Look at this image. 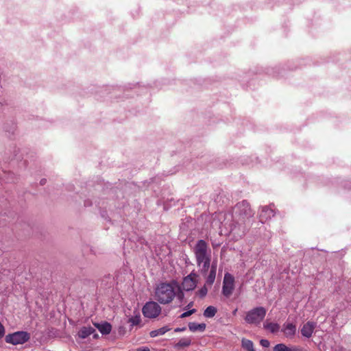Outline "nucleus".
Returning a JSON list of instances; mask_svg holds the SVG:
<instances>
[{"label": "nucleus", "instance_id": "f257e3e1", "mask_svg": "<svg viewBox=\"0 0 351 351\" xmlns=\"http://www.w3.org/2000/svg\"><path fill=\"white\" fill-rule=\"evenodd\" d=\"M176 289H180V285L176 281L161 282L155 289V298L160 304H169L176 297Z\"/></svg>", "mask_w": 351, "mask_h": 351}, {"label": "nucleus", "instance_id": "f03ea898", "mask_svg": "<svg viewBox=\"0 0 351 351\" xmlns=\"http://www.w3.org/2000/svg\"><path fill=\"white\" fill-rule=\"evenodd\" d=\"M208 245L204 240H199L194 247L193 252L195 256L196 263L198 266H201L202 261L206 259H210V256L208 253Z\"/></svg>", "mask_w": 351, "mask_h": 351}, {"label": "nucleus", "instance_id": "7ed1b4c3", "mask_svg": "<svg viewBox=\"0 0 351 351\" xmlns=\"http://www.w3.org/2000/svg\"><path fill=\"white\" fill-rule=\"evenodd\" d=\"M267 311L263 306L256 307L246 313L245 321L250 324H259L265 318Z\"/></svg>", "mask_w": 351, "mask_h": 351}, {"label": "nucleus", "instance_id": "20e7f679", "mask_svg": "<svg viewBox=\"0 0 351 351\" xmlns=\"http://www.w3.org/2000/svg\"><path fill=\"white\" fill-rule=\"evenodd\" d=\"M234 213L243 223H245L246 219L252 217L254 215L250 205L246 200H243L236 204Z\"/></svg>", "mask_w": 351, "mask_h": 351}, {"label": "nucleus", "instance_id": "39448f33", "mask_svg": "<svg viewBox=\"0 0 351 351\" xmlns=\"http://www.w3.org/2000/svg\"><path fill=\"white\" fill-rule=\"evenodd\" d=\"M30 339V334L25 331H18L5 336L6 343L12 345L23 344Z\"/></svg>", "mask_w": 351, "mask_h": 351}, {"label": "nucleus", "instance_id": "423d86ee", "mask_svg": "<svg viewBox=\"0 0 351 351\" xmlns=\"http://www.w3.org/2000/svg\"><path fill=\"white\" fill-rule=\"evenodd\" d=\"M234 278L230 273L227 272L224 275L222 286V294L226 298H229L234 290Z\"/></svg>", "mask_w": 351, "mask_h": 351}, {"label": "nucleus", "instance_id": "0eeeda50", "mask_svg": "<svg viewBox=\"0 0 351 351\" xmlns=\"http://www.w3.org/2000/svg\"><path fill=\"white\" fill-rule=\"evenodd\" d=\"M161 313V307L156 302H148L143 308V313L148 318H155Z\"/></svg>", "mask_w": 351, "mask_h": 351}, {"label": "nucleus", "instance_id": "6e6552de", "mask_svg": "<svg viewBox=\"0 0 351 351\" xmlns=\"http://www.w3.org/2000/svg\"><path fill=\"white\" fill-rule=\"evenodd\" d=\"M198 275L192 271L190 274L184 278L182 282V289L189 291L193 290L197 284Z\"/></svg>", "mask_w": 351, "mask_h": 351}, {"label": "nucleus", "instance_id": "1a4fd4ad", "mask_svg": "<svg viewBox=\"0 0 351 351\" xmlns=\"http://www.w3.org/2000/svg\"><path fill=\"white\" fill-rule=\"evenodd\" d=\"M315 328V324L312 322H308L303 325L301 328V334L302 336L309 338L312 336Z\"/></svg>", "mask_w": 351, "mask_h": 351}, {"label": "nucleus", "instance_id": "9d476101", "mask_svg": "<svg viewBox=\"0 0 351 351\" xmlns=\"http://www.w3.org/2000/svg\"><path fill=\"white\" fill-rule=\"evenodd\" d=\"M93 325L102 335H108L112 330V325L107 322H104L102 323L95 322L93 323Z\"/></svg>", "mask_w": 351, "mask_h": 351}, {"label": "nucleus", "instance_id": "9b49d317", "mask_svg": "<svg viewBox=\"0 0 351 351\" xmlns=\"http://www.w3.org/2000/svg\"><path fill=\"white\" fill-rule=\"evenodd\" d=\"M273 216H274V210L268 206H265L261 210L259 215V219L261 222L264 223Z\"/></svg>", "mask_w": 351, "mask_h": 351}, {"label": "nucleus", "instance_id": "f8f14e48", "mask_svg": "<svg viewBox=\"0 0 351 351\" xmlns=\"http://www.w3.org/2000/svg\"><path fill=\"white\" fill-rule=\"evenodd\" d=\"M282 332L287 338H292L296 332V326L291 323L285 324L283 325Z\"/></svg>", "mask_w": 351, "mask_h": 351}, {"label": "nucleus", "instance_id": "ddd939ff", "mask_svg": "<svg viewBox=\"0 0 351 351\" xmlns=\"http://www.w3.org/2000/svg\"><path fill=\"white\" fill-rule=\"evenodd\" d=\"M274 351H302V348L299 346L289 348L284 343H278L274 347Z\"/></svg>", "mask_w": 351, "mask_h": 351}, {"label": "nucleus", "instance_id": "4468645a", "mask_svg": "<svg viewBox=\"0 0 351 351\" xmlns=\"http://www.w3.org/2000/svg\"><path fill=\"white\" fill-rule=\"evenodd\" d=\"M95 332V330L91 326L88 327H82L79 331L78 335L82 339H85L89 335L93 334Z\"/></svg>", "mask_w": 351, "mask_h": 351}, {"label": "nucleus", "instance_id": "2eb2a0df", "mask_svg": "<svg viewBox=\"0 0 351 351\" xmlns=\"http://www.w3.org/2000/svg\"><path fill=\"white\" fill-rule=\"evenodd\" d=\"M263 327H264V328L269 330L272 333H275V332H278L280 329V325L278 324L268 322H265L264 323Z\"/></svg>", "mask_w": 351, "mask_h": 351}, {"label": "nucleus", "instance_id": "dca6fc26", "mask_svg": "<svg viewBox=\"0 0 351 351\" xmlns=\"http://www.w3.org/2000/svg\"><path fill=\"white\" fill-rule=\"evenodd\" d=\"M189 328L192 332L204 331L206 328V324L204 323L197 324L195 322H190L189 324Z\"/></svg>", "mask_w": 351, "mask_h": 351}, {"label": "nucleus", "instance_id": "f3484780", "mask_svg": "<svg viewBox=\"0 0 351 351\" xmlns=\"http://www.w3.org/2000/svg\"><path fill=\"white\" fill-rule=\"evenodd\" d=\"M191 339L190 337L182 338L175 345V348H182L188 347L191 345Z\"/></svg>", "mask_w": 351, "mask_h": 351}, {"label": "nucleus", "instance_id": "a211bd4d", "mask_svg": "<svg viewBox=\"0 0 351 351\" xmlns=\"http://www.w3.org/2000/svg\"><path fill=\"white\" fill-rule=\"evenodd\" d=\"M169 330H170V328H169L167 326H164L159 329L151 331L149 335L152 337H156L157 336L164 335Z\"/></svg>", "mask_w": 351, "mask_h": 351}, {"label": "nucleus", "instance_id": "6ab92c4d", "mask_svg": "<svg viewBox=\"0 0 351 351\" xmlns=\"http://www.w3.org/2000/svg\"><path fill=\"white\" fill-rule=\"evenodd\" d=\"M217 312V308H215V306H209L205 309V311L204 312V315L206 317L211 318L215 315Z\"/></svg>", "mask_w": 351, "mask_h": 351}, {"label": "nucleus", "instance_id": "aec40b11", "mask_svg": "<svg viewBox=\"0 0 351 351\" xmlns=\"http://www.w3.org/2000/svg\"><path fill=\"white\" fill-rule=\"evenodd\" d=\"M242 347L247 351H255L254 344L251 340L243 338L241 341Z\"/></svg>", "mask_w": 351, "mask_h": 351}, {"label": "nucleus", "instance_id": "412c9836", "mask_svg": "<svg viewBox=\"0 0 351 351\" xmlns=\"http://www.w3.org/2000/svg\"><path fill=\"white\" fill-rule=\"evenodd\" d=\"M215 277L216 272H214L213 271H210V273L206 280V284L209 286H211L215 282Z\"/></svg>", "mask_w": 351, "mask_h": 351}, {"label": "nucleus", "instance_id": "4be33fe9", "mask_svg": "<svg viewBox=\"0 0 351 351\" xmlns=\"http://www.w3.org/2000/svg\"><path fill=\"white\" fill-rule=\"evenodd\" d=\"M141 315H136L135 316H133L128 319V322L131 324V326H136L138 325L141 323Z\"/></svg>", "mask_w": 351, "mask_h": 351}, {"label": "nucleus", "instance_id": "5701e85b", "mask_svg": "<svg viewBox=\"0 0 351 351\" xmlns=\"http://www.w3.org/2000/svg\"><path fill=\"white\" fill-rule=\"evenodd\" d=\"M202 267L201 269V272L202 274L205 275L210 265V259H206V261H202Z\"/></svg>", "mask_w": 351, "mask_h": 351}, {"label": "nucleus", "instance_id": "b1692460", "mask_svg": "<svg viewBox=\"0 0 351 351\" xmlns=\"http://www.w3.org/2000/svg\"><path fill=\"white\" fill-rule=\"evenodd\" d=\"M208 293V288L206 284L204 285L201 289H199L196 293V295L200 298H204Z\"/></svg>", "mask_w": 351, "mask_h": 351}, {"label": "nucleus", "instance_id": "393cba45", "mask_svg": "<svg viewBox=\"0 0 351 351\" xmlns=\"http://www.w3.org/2000/svg\"><path fill=\"white\" fill-rule=\"evenodd\" d=\"M196 312V309L193 308V309H191V310H189L188 311H186L184 313H183L182 314H181V315L180 316V318H185V317H187L190 315H191L192 314H193L194 313Z\"/></svg>", "mask_w": 351, "mask_h": 351}, {"label": "nucleus", "instance_id": "a878e982", "mask_svg": "<svg viewBox=\"0 0 351 351\" xmlns=\"http://www.w3.org/2000/svg\"><path fill=\"white\" fill-rule=\"evenodd\" d=\"M176 296L178 297V298L182 301L184 298V293L182 292V291L181 290V287L180 286V289H176Z\"/></svg>", "mask_w": 351, "mask_h": 351}, {"label": "nucleus", "instance_id": "bb28decb", "mask_svg": "<svg viewBox=\"0 0 351 351\" xmlns=\"http://www.w3.org/2000/svg\"><path fill=\"white\" fill-rule=\"evenodd\" d=\"M260 343L264 348H268L270 345L269 341L267 339H261Z\"/></svg>", "mask_w": 351, "mask_h": 351}, {"label": "nucleus", "instance_id": "cd10ccee", "mask_svg": "<svg viewBox=\"0 0 351 351\" xmlns=\"http://www.w3.org/2000/svg\"><path fill=\"white\" fill-rule=\"evenodd\" d=\"M210 271H213L214 272H216L217 271V262L216 261H214L212 265H211V267H210Z\"/></svg>", "mask_w": 351, "mask_h": 351}, {"label": "nucleus", "instance_id": "c85d7f7f", "mask_svg": "<svg viewBox=\"0 0 351 351\" xmlns=\"http://www.w3.org/2000/svg\"><path fill=\"white\" fill-rule=\"evenodd\" d=\"M137 351H150L149 349L147 347L140 348L137 350Z\"/></svg>", "mask_w": 351, "mask_h": 351}, {"label": "nucleus", "instance_id": "c756f323", "mask_svg": "<svg viewBox=\"0 0 351 351\" xmlns=\"http://www.w3.org/2000/svg\"><path fill=\"white\" fill-rule=\"evenodd\" d=\"M184 330H185V328H177L175 329V332L184 331Z\"/></svg>", "mask_w": 351, "mask_h": 351}, {"label": "nucleus", "instance_id": "7c9ffc66", "mask_svg": "<svg viewBox=\"0 0 351 351\" xmlns=\"http://www.w3.org/2000/svg\"><path fill=\"white\" fill-rule=\"evenodd\" d=\"M45 183H46V180L45 179H42L40 180V184L41 185H44Z\"/></svg>", "mask_w": 351, "mask_h": 351}, {"label": "nucleus", "instance_id": "2f4dec72", "mask_svg": "<svg viewBox=\"0 0 351 351\" xmlns=\"http://www.w3.org/2000/svg\"><path fill=\"white\" fill-rule=\"evenodd\" d=\"M193 302H190V303L187 305V308H190L191 306H193Z\"/></svg>", "mask_w": 351, "mask_h": 351}, {"label": "nucleus", "instance_id": "473e14b6", "mask_svg": "<svg viewBox=\"0 0 351 351\" xmlns=\"http://www.w3.org/2000/svg\"><path fill=\"white\" fill-rule=\"evenodd\" d=\"M237 311V309H235L234 311H233V312H232L233 315H236Z\"/></svg>", "mask_w": 351, "mask_h": 351}, {"label": "nucleus", "instance_id": "72a5a7b5", "mask_svg": "<svg viewBox=\"0 0 351 351\" xmlns=\"http://www.w3.org/2000/svg\"><path fill=\"white\" fill-rule=\"evenodd\" d=\"M98 337H99V335L97 334L94 335V338H97Z\"/></svg>", "mask_w": 351, "mask_h": 351}]
</instances>
